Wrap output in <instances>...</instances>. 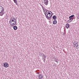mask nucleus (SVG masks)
I'll list each match as a JSON object with an SVG mask.
<instances>
[{
	"mask_svg": "<svg viewBox=\"0 0 79 79\" xmlns=\"http://www.w3.org/2000/svg\"><path fill=\"white\" fill-rule=\"evenodd\" d=\"M4 9L1 6H0V16H2L4 14Z\"/></svg>",
	"mask_w": 79,
	"mask_h": 79,
	"instance_id": "2",
	"label": "nucleus"
},
{
	"mask_svg": "<svg viewBox=\"0 0 79 79\" xmlns=\"http://www.w3.org/2000/svg\"><path fill=\"white\" fill-rule=\"evenodd\" d=\"M52 23L53 24H56L57 23V21L56 20H54Z\"/></svg>",
	"mask_w": 79,
	"mask_h": 79,
	"instance_id": "9",
	"label": "nucleus"
},
{
	"mask_svg": "<svg viewBox=\"0 0 79 79\" xmlns=\"http://www.w3.org/2000/svg\"><path fill=\"white\" fill-rule=\"evenodd\" d=\"M73 19H70L69 20L67 21V23H71V21H73Z\"/></svg>",
	"mask_w": 79,
	"mask_h": 79,
	"instance_id": "11",
	"label": "nucleus"
},
{
	"mask_svg": "<svg viewBox=\"0 0 79 79\" xmlns=\"http://www.w3.org/2000/svg\"><path fill=\"white\" fill-rule=\"evenodd\" d=\"M44 15L46 16V18L48 19H51L52 17V11L50 10L46 11L45 13H44Z\"/></svg>",
	"mask_w": 79,
	"mask_h": 79,
	"instance_id": "1",
	"label": "nucleus"
},
{
	"mask_svg": "<svg viewBox=\"0 0 79 79\" xmlns=\"http://www.w3.org/2000/svg\"><path fill=\"white\" fill-rule=\"evenodd\" d=\"M15 24H16V23H12V26H13V25H15Z\"/></svg>",
	"mask_w": 79,
	"mask_h": 79,
	"instance_id": "20",
	"label": "nucleus"
},
{
	"mask_svg": "<svg viewBox=\"0 0 79 79\" xmlns=\"http://www.w3.org/2000/svg\"><path fill=\"white\" fill-rule=\"evenodd\" d=\"M57 18L56 16H55V15H53L52 17V19H54V20H56V19Z\"/></svg>",
	"mask_w": 79,
	"mask_h": 79,
	"instance_id": "12",
	"label": "nucleus"
},
{
	"mask_svg": "<svg viewBox=\"0 0 79 79\" xmlns=\"http://www.w3.org/2000/svg\"><path fill=\"white\" fill-rule=\"evenodd\" d=\"M51 15H53V13H52V14H51Z\"/></svg>",
	"mask_w": 79,
	"mask_h": 79,
	"instance_id": "26",
	"label": "nucleus"
},
{
	"mask_svg": "<svg viewBox=\"0 0 79 79\" xmlns=\"http://www.w3.org/2000/svg\"><path fill=\"white\" fill-rule=\"evenodd\" d=\"M74 16V15H72L70 16L69 17V19H74V18H73V17Z\"/></svg>",
	"mask_w": 79,
	"mask_h": 79,
	"instance_id": "10",
	"label": "nucleus"
},
{
	"mask_svg": "<svg viewBox=\"0 0 79 79\" xmlns=\"http://www.w3.org/2000/svg\"><path fill=\"white\" fill-rule=\"evenodd\" d=\"M78 42L74 41L73 43V46L75 48H77L79 46Z\"/></svg>",
	"mask_w": 79,
	"mask_h": 79,
	"instance_id": "3",
	"label": "nucleus"
},
{
	"mask_svg": "<svg viewBox=\"0 0 79 79\" xmlns=\"http://www.w3.org/2000/svg\"><path fill=\"white\" fill-rule=\"evenodd\" d=\"M40 56H41V57H44L45 58H46V56H45V54H44L43 53H40Z\"/></svg>",
	"mask_w": 79,
	"mask_h": 79,
	"instance_id": "4",
	"label": "nucleus"
},
{
	"mask_svg": "<svg viewBox=\"0 0 79 79\" xmlns=\"http://www.w3.org/2000/svg\"><path fill=\"white\" fill-rule=\"evenodd\" d=\"M13 29L14 30H17L18 29V27L16 26L13 27Z\"/></svg>",
	"mask_w": 79,
	"mask_h": 79,
	"instance_id": "13",
	"label": "nucleus"
},
{
	"mask_svg": "<svg viewBox=\"0 0 79 79\" xmlns=\"http://www.w3.org/2000/svg\"><path fill=\"white\" fill-rule=\"evenodd\" d=\"M65 27L67 29H68L69 27V24L68 23H67L65 25Z\"/></svg>",
	"mask_w": 79,
	"mask_h": 79,
	"instance_id": "8",
	"label": "nucleus"
},
{
	"mask_svg": "<svg viewBox=\"0 0 79 79\" xmlns=\"http://www.w3.org/2000/svg\"><path fill=\"white\" fill-rule=\"evenodd\" d=\"M55 61L56 62V63H58V60L57 59H56L55 60Z\"/></svg>",
	"mask_w": 79,
	"mask_h": 79,
	"instance_id": "19",
	"label": "nucleus"
},
{
	"mask_svg": "<svg viewBox=\"0 0 79 79\" xmlns=\"http://www.w3.org/2000/svg\"><path fill=\"white\" fill-rule=\"evenodd\" d=\"M14 21H15V23H16V21H15L14 20V19H13V20H12L11 21V23H12V22H14Z\"/></svg>",
	"mask_w": 79,
	"mask_h": 79,
	"instance_id": "17",
	"label": "nucleus"
},
{
	"mask_svg": "<svg viewBox=\"0 0 79 79\" xmlns=\"http://www.w3.org/2000/svg\"><path fill=\"white\" fill-rule=\"evenodd\" d=\"M44 2H45V1H46V0H44Z\"/></svg>",
	"mask_w": 79,
	"mask_h": 79,
	"instance_id": "25",
	"label": "nucleus"
},
{
	"mask_svg": "<svg viewBox=\"0 0 79 79\" xmlns=\"http://www.w3.org/2000/svg\"><path fill=\"white\" fill-rule=\"evenodd\" d=\"M42 8L44 11H44H45V10H46V9L45 8V7H42Z\"/></svg>",
	"mask_w": 79,
	"mask_h": 79,
	"instance_id": "16",
	"label": "nucleus"
},
{
	"mask_svg": "<svg viewBox=\"0 0 79 79\" xmlns=\"http://www.w3.org/2000/svg\"><path fill=\"white\" fill-rule=\"evenodd\" d=\"M14 1V2L15 4L17 5H18V2H17V0H13Z\"/></svg>",
	"mask_w": 79,
	"mask_h": 79,
	"instance_id": "15",
	"label": "nucleus"
},
{
	"mask_svg": "<svg viewBox=\"0 0 79 79\" xmlns=\"http://www.w3.org/2000/svg\"><path fill=\"white\" fill-rule=\"evenodd\" d=\"M13 19H14L15 21V20H16V19H15V18H13Z\"/></svg>",
	"mask_w": 79,
	"mask_h": 79,
	"instance_id": "23",
	"label": "nucleus"
},
{
	"mask_svg": "<svg viewBox=\"0 0 79 79\" xmlns=\"http://www.w3.org/2000/svg\"><path fill=\"white\" fill-rule=\"evenodd\" d=\"M9 65L7 63H5L4 64V66L5 68H8Z\"/></svg>",
	"mask_w": 79,
	"mask_h": 79,
	"instance_id": "5",
	"label": "nucleus"
},
{
	"mask_svg": "<svg viewBox=\"0 0 79 79\" xmlns=\"http://www.w3.org/2000/svg\"><path fill=\"white\" fill-rule=\"evenodd\" d=\"M40 5L41 6H42V8L44 7V6H43L41 4H40Z\"/></svg>",
	"mask_w": 79,
	"mask_h": 79,
	"instance_id": "22",
	"label": "nucleus"
},
{
	"mask_svg": "<svg viewBox=\"0 0 79 79\" xmlns=\"http://www.w3.org/2000/svg\"><path fill=\"white\" fill-rule=\"evenodd\" d=\"M44 4L46 5H47L48 4V0H46V1H44Z\"/></svg>",
	"mask_w": 79,
	"mask_h": 79,
	"instance_id": "7",
	"label": "nucleus"
},
{
	"mask_svg": "<svg viewBox=\"0 0 79 79\" xmlns=\"http://www.w3.org/2000/svg\"><path fill=\"white\" fill-rule=\"evenodd\" d=\"M37 74H39V73H37Z\"/></svg>",
	"mask_w": 79,
	"mask_h": 79,
	"instance_id": "24",
	"label": "nucleus"
},
{
	"mask_svg": "<svg viewBox=\"0 0 79 79\" xmlns=\"http://www.w3.org/2000/svg\"><path fill=\"white\" fill-rule=\"evenodd\" d=\"M43 58L44 59V62H45V60H45L46 58H44H44Z\"/></svg>",
	"mask_w": 79,
	"mask_h": 79,
	"instance_id": "18",
	"label": "nucleus"
},
{
	"mask_svg": "<svg viewBox=\"0 0 79 79\" xmlns=\"http://www.w3.org/2000/svg\"><path fill=\"white\" fill-rule=\"evenodd\" d=\"M13 18H11L10 19V21L9 22V23L10 24H11V21H12V20H13Z\"/></svg>",
	"mask_w": 79,
	"mask_h": 79,
	"instance_id": "14",
	"label": "nucleus"
},
{
	"mask_svg": "<svg viewBox=\"0 0 79 79\" xmlns=\"http://www.w3.org/2000/svg\"><path fill=\"white\" fill-rule=\"evenodd\" d=\"M38 77L39 79H42L44 77V76L41 74H40L38 75Z\"/></svg>",
	"mask_w": 79,
	"mask_h": 79,
	"instance_id": "6",
	"label": "nucleus"
},
{
	"mask_svg": "<svg viewBox=\"0 0 79 79\" xmlns=\"http://www.w3.org/2000/svg\"><path fill=\"white\" fill-rule=\"evenodd\" d=\"M77 19H79V15H77Z\"/></svg>",
	"mask_w": 79,
	"mask_h": 79,
	"instance_id": "21",
	"label": "nucleus"
},
{
	"mask_svg": "<svg viewBox=\"0 0 79 79\" xmlns=\"http://www.w3.org/2000/svg\"><path fill=\"white\" fill-rule=\"evenodd\" d=\"M45 10V11H47V9Z\"/></svg>",
	"mask_w": 79,
	"mask_h": 79,
	"instance_id": "27",
	"label": "nucleus"
}]
</instances>
